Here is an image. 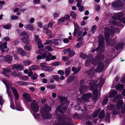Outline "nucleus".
Here are the masks:
<instances>
[{
  "label": "nucleus",
  "mask_w": 125,
  "mask_h": 125,
  "mask_svg": "<svg viewBox=\"0 0 125 125\" xmlns=\"http://www.w3.org/2000/svg\"><path fill=\"white\" fill-rule=\"evenodd\" d=\"M104 83V79L102 77H100L99 78V80L96 81L92 80L90 83L89 88L93 90L94 94L93 100L94 101H96L98 99L100 94V92H98L96 88L98 87H101Z\"/></svg>",
  "instance_id": "1"
},
{
  "label": "nucleus",
  "mask_w": 125,
  "mask_h": 125,
  "mask_svg": "<svg viewBox=\"0 0 125 125\" xmlns=\"http://www.w3.org/2000/svg\"><path fill=\"white\" fill-rule=\"evenodd\" d=\"M104 57L103 55H101L96 56L95 58L93 59V61L92 62V63L93 65H96L97 63L98 64V65L95 71L92 69L88 72V74L89 75H93L94 74V72H95L99 73L101 72L103 70L104 65V64L101 61L104 60Z\"/></svg>",
  "instance_id": "2"
},
{
  "label": "nucleus",
  "mask_w": 125,
  "mask_h": 125,
  "mask_svg": "<svg viewBox=\"0 0 125 125\" xmlns=\"http://www.w3.org/2000/svg\"><path fill=\"white\" fill-rule=\"evenodd\" d=\"M3 82L5 85V83L6 84L8 87V90L11 93L10 89L11 88V89L13 92V94L15 96L16 100H15V105L16 106V110L19 111H23L24 110L21 107V105H20L19 101L18 100L19 97V94L17 92V90L14 88L11 87V83L9 82L8 81H6L5 79H3L2 80ZM11 94V93H10Z\"/></svg>",
  "instance_id": "3"
},
{
  "label": "nucleus",
  "mask_w": 125,
  "mask_h": 125,
  "mask_svg": "<svg viewBox=\"0 0 125 125\" xmlns=\"http://www.w3.org/2000/svg\"><path fill=\"white\" fill-rule=\"evenodd\" d=\"M122 97L121 95L118 94L113 100L114 101H119L116 106L113 104H111L110 106L109 109L112 110L113 113L114 115H116L119 113L120 109L122 107L123 101L122 100L120 99Z\"/></svg>",
  "instance_id": "4"
},
{
  "label": "nucleus",
  "mask_w": 125,
  "mask_h": 125,
  "mask_svg": "<svg viewBox=\"0 0 125 125\" xmlns=\"http://www.w3.org/2000/svg\"><path fill=\"white\" fill-rule=\"evenodd\" d=\"M104 36L105 40L106 41V44L108 45H112L114 44H111L113 41L110 42L109 41V34H110L111 35H113L114 32H119V29L117 28H113L112 27H106L104 29Z\"/></svg>",
  "instance_id": "5"
},
{
  "label": "nucleus",
  "mask_w": 125,
  "mask_h": 125,
  "mask_svg": "<svg viewBox=\"0 0 125 125\" xmlns=\"http://www.w3.org/2000/svg\"><path fill=\"white\" fill-rule=\"evenodd\" d=\"M31 112L35 118L37 119L39 117V114L37 113L39 110V106L38 102L33 100L31 102Z\"/></svg>",
  "instance_id": "6"
},
{
  "label": "nucleus",
  "mask_w": 125,
  "mask_h": 125,
  "mask_svg": "<svg viewBox=\"0 0 125 125\" xmlns=\"http://www.w3.org/2000/svg\"><path fill=\"white\" fill-rule=\"evenodd\" d=\"M50 109V108L46 105L44 107H42L41 108V113L42 116L46 119L50 118L51 117V115L48 113Z\"/></svg>",
  "instance_id": "7"
},
{
  "label": "nucleus",
  "mask_w": 125,
  "mask_h": 125,
  "mask_svg": "<svg viewBox=\"0 0 125 125\" xmlns=\"http://www.w3.org/2000/svg\"><path fill=\"white\" fill-rule=\"evenodd\" d=\"M5 86H6V92L8 94V95L10 99V108L14 109V110L15 109V107L14 105L13 102V96L12 94H10V92L9 91V90H8V85H7V84L6 83H5Z\"/></svg>",
  "instance_id": "8"
},
{
  "label": "nucleus",
  "mask_w": 125,
  "mask_h": 125,
  "mask_svg": "<svg viewBox=\"0 0 125 125\" xmlns=\"http://www.w3.org/2000/svg\"><path fill=\"white\" fill-rule=\"evenodd\" d=\"M124 4L121 0H116L112 3L111 5L112 7L117 9L118 8L122 7Z\"/></svg>",
  "instance_id": "9"
},
{
  "label": "nucleus",
  "mask_w": 125,
  "mask_h": 125,
  "mask_svg": "<svg viewBox=\"0 0 125 125\" xmlns=\"http://www.w3.org/2000/svg\"><path fill=\"white\" fill-rule=\"evenodd\" d=\"M104 39L102 35H101L99 37L98 43L99 46L97 48L96 50L97 51L98 48L100 49H102L103 48L104 46Z\"/></svg>",
  "instance_id": "10"
},
{
  "label": "nucleus",
  "mask_w": 125,
  "mask_h": 125,
  "mask_svg": "<svg viewBox=\"0 0 125 125\" xmlns=\"http://www.w3.org/2000/svg\"><path fill=\"white\" fill-rule=\"evenodd\" d=\"M35 41L38 44V47L39 48H41L44 47L42 44L41 41L39 39L38 36L37 35H35L34 37Z\"/></svg>",
  "instance_id": "11"
},
{
  "label": "nucleus",
  "mask_w": 125,
  "mask_h": 125,
  "mask_svg": "<svg viewBox=\"0 0 125 125\" xmlns=\"http://www.w3.org/2000/svg\"><path fill=\"white\" fill-rule=\"evenodd\" d=\"M84 82V81L83 80H82L81 81V83L80 85V87L79 91L81 93H82L84 90H86L88 88L86 85L83 84Z\"/></svg>",
  "instance_id": "12"
},
{
  "label": "nucleus",
  "mask_w": 125,
  "mask_h": 125,
  "mask_svg": "<svg viewBox=\"0 0 125 125\" xmlns=\"http://www.w3.org/2000/svg\"><path fill=\"white\" fill-rule=\"evenodd\" d=\"M91 95L92 94L90 93L88 94H85L83 95L82 97V99L85 102H87L88 101V99L90 98Z\"/></svg>",
  "instance_id": "13"
},
{
  "label": "nucleus",
  "mask_w": 125,
  "mask_h": 125,
  "mask_svg": "<svg viewBox=\"0 0 125 125\" xmlns=\"http://www.w3.org/2000/svg\"><path fill=\"white\" fill-rule=\"evenodd\" d=\"M23 97L25 100L27 102H29L31 100V97L29 94L27 93H25L23 94Z\"/></svg>",
  "instance_id": "14"
},
{
  "label": "nucleus",
  "mask_w": 125,
  "mask_h": 125,
  "mask_svg": "<svg viewBox=\"0 0 125 125\" xmlns=\"http://www.w3.org/2000/svg\"><path fill=\"white\" fill-rule=\"evenodd\" d=\"M11 71V70L8 68H5L3 69V71L2 72V73L5 75L7 77H10L11 76V75L9 74Z\"/></svg>",
  "instance_id": "15"
},
{
  "label": "nucleus",
  "mask_w": 125,
  "mask_h": 125,
  "mask_svg": "<svg viewBox=\"0 0 125 125\" xmlns=\"http://www.w3.org/2000/svg\"><path fill=\"white\" fill-rule=\"evenodd\" d=\"M7 44L6 42H4L3 44L2 42H0V49L2 52H5V49L7 48Z\"/></svg>",
  "instance_id": "16"
},
{
  "label": "nucleus",
  "mask_w": 125,
  "mask_h": 125,
  "mask_svg": "<svg viewBox=\"0 0 125 125\" xmlns=\"http://www.w3.org/2000/svg\"><path fill=\"white\" fill-rule=\"evenodd\" d=\"M23 65L21 64H15L13 65L12 68L13 70L15 69L17 70H21L23 69Z\"/></svg>",
  "instance_id": "17"
},
{
  "label": "nucleus",
  "mask_w": 125,
  "mask_h": 125,
  "mask_svg": "<svg viewBox=\"0 0 125 125\" xmlns=\"http://www.w3.org/2000/svg\"><path fill=\"white\" fill-rule=\"evenodd\" d=\"M93 59L92 56V55H89L87 57V60L85 62V64L86 66H88L90 64L91 62L92 61L91 60Z\"/></svg>",
  "instance_id": "18"
},
{
  "label": "nucleus",
  "mask_w": 125,
  "mask_h": 125,
  "mask_svg": "<svg viewBox=\"0 0 125 125\" xmlns=\"http://www.w3.org/2000/svg\"><path fill=\"white\" fill-rule=\"evenodd\" d=\"M123 15V14L121 13H114L112 18L114 20L119 19Z\"/></svg>",
  "instance_id": "19"
},
{
  "label": "nucleus",
  "mask_w": 125,
  "mask_h": 125,
  "mask_svg": "<svg viewBox=\"0 0 125 125\" xmlns=\"http://www.w3.org/2000/svg\"><path fill=\"white\" fill-rule=\"evenodd\" d=\"M17 52L20 54L22 56L26 55V52L21 48H19L17 49Z\"/></svg>",
  "instance_id": "20"
},
{
  "label": "nucleus",
  "mask_w": 125,
  "mask_h": 125,
  "mask_svg": "<svg viewBox=\"0 0 125 125\" xmlns=\"http://www.w3.org/2000/svg\"><path fill=\"white\" fill-rule=\"evenodd\" d=\"M117 94V92L115 90H111L108 96L109 98H111L114 97Z\"/></svg>",
  "instance_id": "21"
},
{
  "label": "nucleus",
  "mask_w": 125,
  "mask_h": 125,
  "mask_svg": "<svg viewBox=\"0 0 125 125\" xmlns=\"http://www.w3.org/2000/svg\"><path fill=\"white\" fill-rule=\"evenodd\" d=\"M24 27L25 29L28 30L32 31L34 30L33 26L31 24H27L24 25Z\"/></svg>",
  "instance_id": "22"
},
{
  "label": "nucleus",
  "mask_w": 125,
  "mask_h": 125,
  "mask_svg": "<svg viewBox=\"0 0 125 125\" xmlns=\"http://www.w3.org/2000/svg\"><path fill=\"white\" fill-rule=\"evenodd\" d=\"M12 57L9 55H6L4 58V60H5V61L9 62H10L12 60Z\"/></svg>",
  "instance_id": "23"
},
{
  "label": "nucleus",
  "mask_w": 125,
  "mask_h": 125,
  "mask_svg": "<svg viewBox=\"0 0 125 125\" xmlns=\"http://www.w3.org/2000/svg\"><path fill=\"white\" fill-rule=\"evenodd\" d=\"M81 4L80 3H77L76 4L77 7L79 8V10L81 12H82L84 11L85 10V8L83 6L81 5Z\"/></svg>",
  "instance_id": "24"
},
{
  "label": "nucleus",
  "mask_w": 125,
  "mask_h": 125,
  "mask_svg": "<svg viewBox=\"0 0 125 125\" xmlns=\"http://www.w3.org/2000/svg\"><path fill=\"white\" fill-rule=\"evenodd\" d=\"M16 83L20 85L26 86L28 84V83L27 82L22 81H18Z\"/></svg>",
  "instance_id": "25"
},
{
  "label": "nucleus",
  "mask_w": 125,
  "mask_h": 125,
  "mask_svg": "<svg viewBox=\"0 0 125 125\" xmlns=\"http://www.w3.org/2000/svg\"><path fill=\"white\" fill-rule=\"evenodd\" d=\"M100 110L101 109L99 108L97 110H96L94 111L93 115V116L94 118H95L97 116L100 112Z\"/></svg>",
  "instance_id": "26"
},
{
  "label": "nucleus",
  "mask_w": 125,
  "mask_h": 125,
  "mask_svg": "<svg viewBox=\"0 0 125 125\" xmlns=\"http://www.w3.org/2000/svg\"><path fill=\"white\" fill-rule=\"evenodd\" d=\"M11 75L14 77H19L21 75V74L18 71H15L12 72Z\"/></svg>",
  "instance_id": "27"
},
{
  "label": "nucleus",
  "mask_w": 125,
  "mask_h": 125,
  "mask_svg": "<svg viewBox=\"0 0 125 125\" xmlns=\"http://www.w3.org/2000/svg\"><path fill=\"white\" fill-rule=\"evenodd\" d=\"M124 87V85L122 84H119L116 86V89L117 91H121Z\"/></svg>",
  "instance_id": "28"
},
{
  "label": "nucleus",
  "mask_w": 125,
  "mask_h": 125,
  "mask_svg": "<svg viewBox=\"0 0 125 125\" xmlns=\"http://www.w3.org/2000/svg\"><path fill=\"white\" fill-rule=\"evenodd\" d=\"M61 43V41L59 39H54L53 41V43L57 45H58Z\"/></svg>",
  "instance_id": "29"
},
{
  "label": "nucleus",
  "mask_w": 125,
  "mask_h": 125,
  "mask_svg": "<svg viewBox=\"0 0 125 125\" xmlns=\"http://www.w3.org/2000/svg\"><path fill=\"white\" fill-rule=\"evenodd\" d=\"M80 70V67L78 68L77 69L76 68L73 67H72V71L73 72H74V73L77 74L78 73Z\"/></svg>",
  "instance_id": "30"
},
{
  "label": "nucleus",
  "mask_w": 125,
  "mask_h": 125,
  "mask_svg": "<svg viewBox=\"0 0 125 125\" xmlns=\"http://www.w3.org/2000/svg\"><path fill=\"white\" fill-rule=\"evenodd\" d=\"M42 69L45 71H51L52 70V68L51 67L46 65Z\"/></svg>",
  "instance_id": "31"
},
{
  "label": "nucleus",
  "mask_w": 125,
  "mask_h": 125,
  "mask_svg": "<svg viewBox=\"0 0 125 125\" xmlns=\"http://www.w3.org/2000/svg\"><path fill=\"white\" fill-rule=\"evenodd\" d=\"M104 110H102L100 112L99 115V117L100 118L102 119L104 118Z\"/></svg>",
  "instance_id": "32"
},
{
  "label": "nucleus",
  "mask_w": 125,
  "mask_h": 125,
  "mask_svg": "<svg viewBox=\"0 0 125 125\" xmlns=\"http://www.w3.org/2000/svg\"><path fill=\"white\" fill-rule=\"evenodd\" d=\"M27 39L26 38H23L21 39L22 42L25 44H28L29 43V41L28 39Z\"/></svg>",
  "instance_id": "33"
},
{
  "label": "nucleus",
  "mask_w": 125,
  "mask_h": 125,
  "mask_svg": "<svg viewBox=\"0 0 125 125\" xmlns=\"http://www.w3.org/2000/svg\"><path fill=\"white\" fill-rule=\"evenodd\" d=\"M22 36L25 38L29 39V35L25 31H23L21 33Z\"/></svg>",
  "instance_id": "34"
},
{
  "label": "nucleus",
  "mask_w": 125,
  "mask_h": 125,
  "mask_svg": "<svg viewBox=\"0 0 125 125\" xmlns=\"http://www.w3.org/2000/svg\"><path fill=\"white\" fill-rule=\"evenodd\" d=\"M1 26L7 30L10 29L11 27V25L10 24H8L5 25H2Z\"/></svg>",
  "instance_id": "35"
},
{
  "label": "nucleus",
  "mask_w": 125,
  "mask_h": 125,
  "mask_svg": "<svg viewBox=\"0 0 125 125\" xmlns=\"http://www.w3.org/2000/svg\"><path fill=\"white\" fill-rule=\"evenodd\" d=\"M31 63V62L29 60H25L23 62V64L25 66L29 65Z\"/></svg>",
  "instance_id": "36"
},
{
  "label": "nucleus",
  "mask_w": 125,
  "mask_h": 125,
  "mask_svg": "<svg viewBox=\"0 0 125 125\" xmlns=\"http://www.w3.org/2000/svg\"><path fill=\"white\" fill-rule=\"evenodd\" d=\"M65 19L63 17H62L59 19L58 20V24H60L62 23L64 21Z\"/></svg>",
  "instance_id": "37"
},
{
  "label": "nucleus",
  "mask_w": 125,
  "mask_h": 125,
  "mask_svg": "<svg viewBox=\"0 0 125 125\" xmlns=\"http://www.w3.org/2000/svg\"><path fill=\"white\" fill-rule=\"evenodd\" d=\"M108 97H106L102 100V104L103 105H104L106 104L108 102Z\"/></svg>",
  "instance_id": "38"
},
{
  "label": "nucleus",
  "mask_w": 125,
  "mask_h": 125,
  "mask_svg": "<svg viewBox=\"0 0 125 125\" xmlns=\"http://www.w3.org/2000/svg\"><path fill=\"white\" fill-rule=\"evenodd\" d=\"M74 79L73 76H71L70 78H68L67 80V83H71Z\"/></svg>",
  "instance_id": "39"
},
{
  "label": "nucleus",
  "mask_w": 125,
  "mask_h": 125,
  "mask_svg": "<svg viewBox=\"0 0 125 125\" xmlns=\"http://www.w3.org/2000/svg\"><path fill=\"white\" fill-rule=\"evenodd\" d=\"M70 15L73 17V19L74 20L76 19V14L74 12L72 11L70 14Z\"/></svg>",
  "instance_id": "40"
},
{
  "label": "nucleus",
  "mask_w": 125,
  "mask_h": 125,
  "mask_svg": "<svg viewBox=\"0 0 125 125\" xmlns=\"http://www.w3.org/2000/svg\"><path fill=\"white\" fill-rule=\"evenodd\" d=\"M24 48L26 50L30 51L31 50L32 47L31 46L26 45L24 46Z\"/></svg>",
  "instance_id": "41"
},
{
  "label": "nucleus",
  "mask_w": 125,
  "mask_h": 125,
  "mask_svg": "<svg viewBox=\"0 0 125 125\" xmlns=\"http://www.w3.org/2000/svg\"><path fill=\"white\" fill-rule=\"evenodd\" d=\"M47 88L50 89H54L55 88L54 84H50L47 85Z\"/></svg>",
  "instance_id": "42"
},
{
  "label": "nucleus",
  "mask_w": 125,
  "mask_h": 125,
  "mask_svg": "<svg viewBox=\"0 0 125 125\" xmlns=\"http://www.w3.org/2000/svg\"><path fill=\"white\" fill-rule=\"evenodd\" d=\"M83 43L82 42H79L75 46V47L77 48L80 47L82 45Z\"/></svg>",
  "instance_id": "43"
},
{
  "label": "nucleus",
  "mask_w": 125,
  "mask_h": 125,
  "mask_svg": "<svg viewBox=\"0 0 125 125\" xmlns=\"http://www.w3.org/2000/svg\"><path fill=\"white\" fill-rule=\"evenodd\" d=\"M37 75L36 73H35L31 76V78L33 80H35L37 79Z\"/></svg>",
  "instance_id": "44"
},
{
  "label": "nucleus",
  "mask_w": 125,
  "mask_h": 125,
  "mask_svg": "<svg viewBox=\"0 0 125 125\" xmlns=\"http://www.w3.org/2000/svg\"><path fill=\"white\" fill-rule=\"evenodd\" d=\"M60 64V62H56L52 63L51 65L52 66H57L59 65Z\"/></svg>",
  "instance_id": "45"
},
{
  "label": "nucleus",
  "mask_w": 125,
  "mask_h": 125,
  "mask_svg": "<svg viewBox=\"0 0 125 125\" xmlns=\"http://www.w3.org/2000/svg\"><path fill=\"white\" fill-rule=\"evenodd\" d=\"M106 120L107 122L108 123L110 122V115L109 113H107L106 114Z\"/></svg>",
  "instance_id": "46"
},
{
  "label": "nucleus",
  "mask_w": 125,
  "mask_h": 125,
  "mask_svg": "<svg viewBox=\"0 0 125 125\" xmlns=\"http://www.w3.org/2000/svg\"><path fill=\"white\" fill-rule=\"evenodd\" d=\"M19 9L18 8H16L14 10V12H16V14L17 15H19L21 14V13L19 11Z\"/></svg>",
  "instance_id": "47"
},
{
  "label": "nucleus",
  "mask_w": 125,
  "mask_h": 125,
  "mask_svg": "<svg viewBox=\"0 0 125 125\" xmlns=\"http://www.w3.org/2000/svg\"><path fill=\"white\" fill-rule=\"evenodd\" d=\"M70 73V70L68 68H66L65 70V74L66 76H68Z\"/></svg>",
  "instance_id": "48"
},
{
  "label": "nucleus",
  "mask_w": 125,
  "mask_h": 125,
  "mask_svg": "<svg viewBox=\"0 0 125 125\" xmlns=\"http://www.w3.org/2000/svg\"><path fill=\"white\" fill-rule=\"evenodd\" d=\"M31 68H32V70H34L39 69V67L37 66L33 65L32 66Z\"/></svg>",
  "instance_id": "49"
},
{
  "label": "nucleus",
  "mask_w": 125,
  "mask_h": 125,
  "mask_svg": "<svg viewBox=\"0 0 125 125\" xmlns=\"http://www.w3.org/2000/svg\"><path fill=\"white\" fill-rule=\"evenodd\" d=\"M124 44V43H122L119 44L116 47V49H120L122 48L123 45Z\"/></svg>",
  "instance_id": "50"
},
{
  "label": "nucleus",
  "mask_w": 125,
  "mask_h": 125,
  "mask_svg": "<svg viewBox=\"0 0 125 125\" xmlns=\"http://www.w3.org/2000/svg\"><path fill=\"white\" fill-rule=\"evenodd\" d=\"M59 12H55L53 14V15L54 18H57L59 17Z\"/></svg>",
  "instance_id": "51"
},
{
  "label": "nucleus",
  "mask_w": 125,
  "mask_h": 125,
  "mask_svg": "<svg viewBox=\"0 0 125 125\" xmlns=\"http://www.w3.org/2000/svg\"><path fill=\"white\" fill-rule=\"evenodd\" d=\"M96 26L95 25H94L92 27L91 30V31L93 33L96 31Z\"/></svg>",
  "instance_id": "52"
},
{
  "label": "nucleus",
  "mask_w": 125,
  "mask_h": 125,
  "mask_svg": "<svg viewBox=\"0 0 125 125\" xmlns=\"http://www.w3.org/2000/svg\"><path fill=\"white\" fill-rule=\"evenodd\" d=\"M28 79V77L27 76H22L20 78V79L23 81L27 80Z\"/></svg>",
  "instance_id": "53"
},
{
  "label": "nucleus",
  "mask_w": 125,
  "mask_h": 125,
  "mask_svg": "<svg viewBox=\"0 0 125 125\" xmlns=\"http://www.w3.org/2000/svg\"><path fill=\"white\" fill-rule=\"evenodd\" d=\"M50 55L51 54L49 53L47 54V55L46 57V60L47 61H49L51 60V58L50 57Z\"/></svg>",
  "instance_id": "54"
},
{
  "label": "nucleus",
  "mask_w": 125,
  "mask_h": 125,
  "mask_svg": "<svg viewBox=\"0 0 125 125\" xmlns=\"http://www.w3.org/2000/svg\"><path fill=\"white\" fill-rule=\"evenodd\" d=\"M59 98L61 101H64L67 100V98L66 97H63L60 96H59Z\"/></svg>",
  "instance_id": "55"
},
{
  "label": "nucleus",
  "mask_w": 125,
  "mask_h": 125,
  "mask_svg": "<svg viewBox=\"0 0 125 125\" xmlns=\"http://www.w3.org/2000/svg\"><path fill=\"white\" fill-rule=\"evenodd\" d=\"M74 53L75 52L74 51H70L69 52V54L68 56L70 57H71L73 56L74 54Z\"/></svg>",
  "instance_id": "56"
},
{
  "label": "nucleus",
  "mask_w": 125,
  "mask_h": 125,
  "mask_svg": "<svg viewBox=\"0 0 125 125\" xmlns=\"http://www.w3.org/2000/svg\"><path fill=\"white\" fill-rule=\"evenodd\" d=\"M18 17L15 15H12L11 16V18L12 20H16L18 19Z\"/></svg>",
  "instance_id": "57"
},
{
  "label": "nucleus",
  "mask_w": 125,
  "mask_h": 125,
  "mask_svg": "<svg viewBox=\"0 0 125 125\" xmlns=\"http://www.w3.org/2000/svg\"><path fill=\"white\" fill-rule=\"evenodd\" d=\"M118 81V79L117 78H115V80L113 81V83L112 85V86L114 87L117 83V82Z\"/></svg>",
  "instance_id": "58"
},
{
  "label": "nucleus",
  "mask_w": 125,
  "mask_h": 125,
  "mask_svg": "<svg viewBox=\"0 0 125 125\" xmlns=\"http://www.w3.org/2000/svg\"><path fill=\"white\" fill-rule=\"evenodd\" d=\"M51 47V45H50L49 46H47L45 47V48L47 49L49 51H52L53 50L52 49Z\"/></svg>",
  "instance_id": "59"
},
{
  "label": "nucleus",
  "mask_w": 125,
  "mask_h": 125,
  "mask_svg": "<svg viewBox=\"0 0 125 125\" xmlns=\"http://www.w3.org/2000/svg\"><path fill=\"white\" fill-rule=\"evenodd\" d=\"M53 78L56 81H58L59 80V76L58 75H55L54 76Z\"/></svg>",
  "instance_id": "60"
},
{
  "label": "nucleus",
  "mask_w": 125,
  "mask_h": 125,
  "mask_svg": "<svg viewBox=\"0 0 125 125\" xmlns=\"http://www.w3.org/2000/svg\"><path fill=\"white\" fill-rule=\"evenodd\" d=\"M4 102V100L3 99L2 97H0V104L2 105Z\"/></svg>",
  "instance_id": "61"
},
{
  "label": "nucleus",
  "mask_w": 125,
  "mask_h": 125,
  "mask_svg": "<svg viewBox=\"0 0 125 125\" xmlns=\"http://www.w3.org/2000/svg\"><path fill=\"white\" fill-rule=\"evenodd\" d=\"M80 56L83 59H84L86 57V55L83 54V53H81L80 54Z\"/></svg>",
  "instance_id": "62"
},
{
  "label": "nucleus",
  "mask_w": 125,
  "mask_h": 125,
  "mask_svg": "<svg viewBox=\"0 0 125 125\" xmlns=\"http://www.w3.org/2000/svg\"><path fill=\"white\" fill-rule=\"evenodd\" d=\"M2 39L3 41H8L10 40V38L9 37H7L3 38Z\"/></svg>",
  "instance_id": "63"
},
{
  "label": "nucleus",
  "mask_w": 125,
  "mask_h": 125,
  "mask_svg": "<svg viewBox=\"0 0 125 125\" xmlns=\"http://www.w3.org/2000/svg\"><path fill=\"white\" fill-rule=\"evenodd\" d=\"M68 58L67 57L62 56V60L63 61H67L68 60Z\"/></svg>",
  "instance_id": "64"
}]
</instances>
